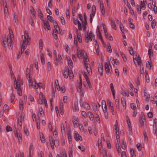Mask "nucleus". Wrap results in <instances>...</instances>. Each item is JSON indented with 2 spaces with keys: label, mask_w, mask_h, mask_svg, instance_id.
<instances>
[{
  "label": "nucleus",
  "mask_w": 157,
  "mask_h": 157,
  "mask_svg": "<svg viewBox=\"0 0 157 157\" xmlns=\"http://www.w3.org/2000/svg\"><path fill=\"white\" fill-rule=\"evenodd\" d=\"M13 39V38H12V37L9 36V38H7V39H4L3 41V44L4 46V47L6 48V47L8 45L10 46V47H11L12 45V42Z\"/></svg>",
  "instance_id": "obj_1"
},
{
  "label": "nucleus",
  "mask_w": 157,
  "mask_h": 157,
  "mask_svg": "<svg viewBox=\"0 0 157 157\" xmlns=\"http://www.w3.org/2000/svg\"><path fill=\"white\" fill-rule=\"evenodd\" d=\"M17 81H18L19 82V78H17ZM14 84H15V89H17L18 92L17 94L19 96H21L22 94V93L21 91V88L19 84V82H17L16 79L15 78L14 80Z\"/></svg>",
  "instance_id": "obj_2"
},
{
  "label": "nucleus",
  "mask_w": 157,
  "mask_h": 157,
  "mask_svg": "<svg viewBox=\"0 0 157 157\" xmlns=\"http://www.w3.org/2000/svg\"><path fill=\"white\" fill-rule=\"evenodd\" d=\"M71 75L73 76L74 75L73 74V72L71 69L69 70L68 67L66 68L65 71L63 73V76L65 78H67L69 75Z\"/></svg>",
  "instance_id": "obj_3"
},
{
  "label": "nucleus",
  "mask_w": 157,
  "mask_h": 157,
  "mask_svg": "<svg viewBox=\"0 0 157 157\" xmlns=\"http://www.w3.org/2000/svg\"><path fill=\"white\" fill-rule=\"evenodd\" d=\"M87 34L85 36V41L86 43L89 42V41H91L92 40L93 33L92 31H90L88 33V32H86Z\"/></svg>",
  "instance_id": "obj_4"
},
{
  "label": "nucleus",
  "mask_w": 157,
  "mask_h": 157,
  "mask_svg": "<svg viewBox=\"0 0 157 157\" xmlns=\"http://www.w3.org/2000/svg\"><path fill=\"white\" fill-rule=\"evenodd\" d=\"M82 100V98L80 100V103L81 107H84L87 109H89L90 108V106L89 104L86 102H85L84 103L81 104Z\"/></svg>",
  "instance_id": "obj_5"
},
{
  "label": "nucleus",
  "mask_w": 157,
  "mask_h": 157,
  "mask_svg": "<svg viewBox=\"0 0 157 157\" xmlns=\"http://www.w3.org/2000/svg\"><path fill=\"white\" fill-rule=\"evenodd\" d=\"M82 82H79L77 81L76 83V86L77 91L78 92H81L82 90Z\"/></svg>",
  "instance_id": "obj_6"
},
{
  "label": "nucleus",
  "mask_w": 157,
  "mask_h": 157,
  "mask_svg": "<svg viewBox=\"0 0 157 157\" xmlns=\"http://www.w3.org/2000/svg\"><path fill=\"white\" fill-rule=\"evenodd\" d=\"M43 22L44 24V28L46 30V29H47L48 30H51V28L49 23V22L48 20H46L44 21V20H43Z\"/></svg>",
  "instance_id": "obj_7"
},
{
  "label": "nucleus",
  "mask_w": 157,
  "mask_h": 157,
  "mask_svg": "<svg viewBox=\"0 0 157 157\" xmlns=\"http://www.w3.org/2000/svg\"><path fill=\"white\" fill-rule=\"evenodd\" d=\"M74 138L76 141H77L79 140H82V137L80 136L78 133L76 132L75 131L74 132Z\"/></svg>",
  "instance_id": "obj_8"
},
{
  "label": "nucleus",
  "mask_w": 157,
  "mask_h": 157,
  "mask_svg": "<svg viewBox=\"0 0 157 157\" xmlns=\"http://www.w3.org/2000/svg\"><path fill=\"white\" fill-rule=\"evenodd\" d=\"M14 132L16 136L18 138L19 143L20 144L21 143L22 141V138L21 135L19 133H18V132H17L16 129L14 131Z\"/></svg>",
  "instance_id": "obj_9"
},
{
  "label": "nucleus",
  "mask_w": 157,
  "mask_h": 157,
  "mask_svg": "<svg viewBox=\"0 0 157 157\" xmlns=\"http://www.w3.org/2000/svg\"><path fill=\"white\" fill-rule=\"evenodd\" d=\"M139 122L140 124V127L143 128L144 129L145 128V123L146 122V120L145 117L144 118L140 119Z\"/></svg>",
  "instance_id": "obj_10"
},
{
  "label": "nucleus",
  "mask_w": 157,
  "mask_h": 157,
  "mask_svg": "<svg viewBox=\"0 0 157 157\" xmlns=\"http://www.w3.org/2000/svg\"><path fill=\"white\" fill-rule=\"evenodd\" d=\"M110 66V67H111V66L110 65H109L108 64V63L106 62L105 64V71L106 74H109V73H110L111 72L110 71V69L109 67V66Z\"/></svg>",
  "instance_id": "obj_11"
},
{
  "label": "nucleus",
  "mask_w": 157,
  "mask_h": 157,
  "mask_svg": "<svg viewBox=\"0 0 157 157\" xmlns=\"http://www.w3.org/2000/svg\"><path fill=\"white\" fill-rule=\"evenodd\" d=\"M39 84H40L41 85H43L42 84L40 83H39V84H38L36 81H34L33 82V85L32 86H33V87L35 89H37L39 87L40 88V86Z\"/></svg>",
  "instance_id": "obj_12"
},
{
  "label": "nucleus",
  "mask_w": 157,
  "mask_h": 157,
  "mask_svg": "<svg viewBox=\"0 0 157 157\" xmlns=\"http://www.w3.org/2000/svg\"><path fill=\"white\" fill-rule=\"evenodd\" d=\"M98 70L100 75L101 76H102L103 72V66L101 65H99Z\"/></svg>",
  "instance_id": "obj_13"
},
{
  "label": "nucleus",
  "mask_w": 157,
  "mask_h": 157,
  "mask_svg": "<svg viewBox=\"0 0 157 157\" xmlns=\"http://www.w3.org/2000/svg\"><path fill=\"white\" fill-rule=\"evenodd\" d=\"M97 34L98 37L100 39L102 37V35L100 31L99 26H98L97 27Z\"/></svg>",
  "instance_id": "obj_14"
},
{
  "label": "nucleus",
  "mask_w": 157,
  "mask_h": 157,
  "mask_svg": "<svg viewBox=\"0 0 157 157\" xmlns=\"http://www.w3.org/2000/svg\"><path fill=\"white\" fill-rule=\"evenodd\" d=\"M115 105H116V110L115 111H117L119 108V102L118 99H117L115 100Z\"/></svg>",
  "instance_id": "obj_15"
},
{
  "label": "nucleus",
  "mask_w": 157,
  "mask_h": 157,
  "mask_svg": "<svg viewBox=\"0 0 157 157\" xmlns=\"http://www.w3.org/2000/svg\"><path fill=\"white\" fill-rule=\"evenodd\" d=\"M29 82V87L30 88V86H32L33 85L32 78L30 77V75H29L28 78H27Z\"/></svg>",
  "instance_id": "obj_16"
},
{
  "label": "nucleus",
  "mask_w": 157,
  "mask_h": 157,
  "mask_svg": "<svg viewBox=\"0 0 157 157\" xmlns=\"http://www.w3.org/2000/svg\"><path fill=\"white\" fill-rule=\"evenodd\" d=\"M121 102L123 108L125 107V109L126 108V102L125 99L124 98H122L121 99Z\"/></svg>",
  "instance_id": "obj_17"
},
{
  "label": "nucleus",
  "mask_w": 157,
  "mask_h": 157,
  "mask_svg": "<svg viewBox=\"0 0 157 157\" xmlns=\"http://www.w3.org/2000/svg\"><path fill=\"white\" fill-rule=\"evenodd\" d=\"M145 76L147 82H150L149 77L148 76V74L147 72L146 71H145Z\"/></svg>",
  "instance_id": "obj_18"
},
{
  "label": "nucleus",
  "mask_w": 157,
  "mask_h": 157,
  "mask_svg": "<svg viewBox=\"0 0 157 157\" xmlns=\"http://www.w3.org/2000/svg\"><path fill=\"white\" fill-rule=\"evenodd\" d=\"M127 122L129 128V130L132 132V128H131V123L130 121V120L129 118L127 117Z\"/></svg>",
  "instance_id": "obj_19"
},
{
  "label": "nucleus",
  "mask_w": 157,
  "mask_h": 157,
  "mask_svg": "<svg viewBox=\"0 0 157 157\" xmlns=\"http://www.w3.org/2000/svg\"><path fill=\"white\" fill-rule=\"evenodd\" d=\"M114 130H116L115 132H117V133H118V132H119L118 123L117 120L116 121V124H115L114 126Z\"/></svg>",
  "instance_id": "obj_20"
},
{
  "label": "nucleus",
  "mask_w": 157,
  "mask_h": 157,
  "mask_svg": "<svg viewBox=\"0 0 157 157\" xmlns=\"http://www.w3.org/2000/svg\"><path fill=\"white\" fill-rule=\"evenodd\" d=\"M47 18L52 23H54L55 22V20L50 15H48L47 16Z\"/></svg>",
  "instance_id": "obj_21"
},
{
  "label": "nucleus",
  "mask_w": 157,
  "mask_h": 157,
  "mask_svg": "<svg viewBox=\"0 0 157 157\" xmlns=\"http://www.w3.org/2000/svg\"><path fill=\"white\" fill-rule=\"evenodd\" d=\"M14 21L16 24H18V16L17 14L16 13H14Z\"/></svg>",
  "instance_id": "obj_22"
},
{
  "label": "nucleus",
  "mask_w": 157,
  "mask_h": 157,
  "mask_svg": "<svg viewBox=\"0 0 157 157\" xmlns=\"http://www.w3.org/2000/svg\"><path fill=\"white\" fill-rule=\"evenodd\" d=\"M111 22L112 28L115 30H116L117 27L114 21L113 20H111Z\"/></svg>",
  "instance_id": "obj_23"
},
{
  "label": "nucleus",
  "mask_w": 157,
  "mask_h": 157,
  "mask_svg": "<svg viewBox=\"0 0 157 157\" xmlns=\"http://www.w3.org/2000/svg\"><path fill=\"white\" fill-rule=\"evenodd\" d=\"M148 54L149 58H150L153 55L152 49H149L148 50Z\"/></svg>",
  "instance_id": "obj_24"
},
{
  "label": "nucleus",
  "mask_w": 157,
  "mask_h": 157,
  "mask_svg": "<svg viewBox=\"0 0 157 157\" xmlns=\"http://www.w3.org/2000/svg\"><path fill=\"white\" fill-rule=\"evenodd\" d=\"M40 140L41 142L43 143L45 142V139L42 133H41V135H40Z\"/></svg>",
  "instance_id": "obj_25"
},
{
  "label": "nucleus",
  "mask_w": 157,
  "mask_h": 157,
  "mask_svg": "<svg viewBox=\"0 0 157 157\" xmlns=\"http://www.w3.org/2000/svg\"><path fill=\"white\" fill-rule=\"evenodd\" d=\"M126 143L123 140L121 146V148L123 149H125L126 148Z\"/></svg>",
  "instance_id": "obj_26"
},
{
  "label": "nucleus",
  "mask_w": 157,
  "mask_h": 157,
  "mask_svg": "<svg viewBox=\"0 0 157 157\" xmlns=\"http://www.w3.org/2000/svg\"><path fill=\"white\" fill-rule=\"evenodd\" d=\"M30 12L31 14H32V15L35 16V13L36 12L34 9L31 6V9H30Z\"/></svg>",
  "instance_id": "obj_27"
},
{
  "label": "nucleus",
  "mask_w": 157,
  "mask_h": 157,
  "mask_svg": "<svg viewBox=\"0 0 157 157\" xmlns=\"http://www.w3.org/2000/svg\"><path fill=\"white\" fill-rule=\"evenodd\" d=\"M36 125L38 129H40V121L39 118L36 120Z\"/></svg>",
  "instance_id": "obj_28"
},
{
  "label": "nucleus",
  "mask_w": 157,
  "mask_h": 157,
  "mask_svg": "<svg viewBox=\"0 0 157 157\" xmlns=\"http://www.w3.org/2000/svg\"><path fill=\"white\" fill-rule=\"evenodd\" d=\"M137 63H138V65H140L141 64V59L140 58V56H138L137 59L136 60Z\"/></svg>",
  "instance_id": "obj_29"
},
{
  "label": "nucleus",
  "mask_w": 157,
  "mask_h": 157,
  "mask_svg": "<svg viewBox=\"0 0 157 157\" xmlns=\"http://www.w3.org/2000/svg\"><path fill=\"white\" fill-rule=\"evenodd\" d=\"M30 72H31V70L30 69H28V68H27V69L26 70V77H27V78H28L29 75H30Z\"/></svg>",
  "instance_id": "obj_30"
},
{
  "label": "nucleus",
  "mask_w": 157,
  "mask_h": 157,
  "mask_svg": "<svg viewBox=\"0 0 157 157\" xmlns=\"http://www.w3.org/2000/svg\"><path fill=\"white\" fill-rule=\"evenodd\" d=\"M103 153V157H108L107 154V151L105 149H104L101 152Z\"/></svg>",
  "instance_id": "obj_31"
},
{
  "label": "nucleus",
  "mask_w": 157,
  "mask_h": 157,
  "mask_svg": "<svg viewBox=\"0 0 157 157\" xmlns=\"http://www.w3.org/2000/svg\"><path fill=\"white\" fill-rule=\"evenodd\" d=\"M103 29L104 31L105 36L106 38H108V34L106 28L105 27H103Z\"/></svg>",
  "instance_id": "obj_32"
},
{
  "label": "nucleus",
  "mask_w": 157,
  "mask_h": 157,
  "mask_svg": "<svg viewBox=\"0 0 157 157\" xmlns=\"http://www.w3.org/2000/svg\"><path fill=\"white\" fill-rule=\"evenodd\" d=\"M54 28L56 29V31H57V29H58L59 30L60 33V29L59 27L58 24L57 23V22H55V24L54 25Z\"/></svg>",
  "instance_id": "obj_33"
},
{
  "label": "nucleus",
  "mask_w": 157,
  "mask_h": 157,
  "mask_svg": "<svg viewBox=\"0 0 157 157\" xmlns=\"http://www.w3.org/2000/svg\"><path fill=\"white\" fill-rule=\"evenodd\" d=\"M75 30H76L75 33L77 36V37L81 36V33L78 32V30L76 28H75Z\"/></svg>",
  "instance_id": "obj_34"
},
{
  "label": "nucleus",
  "mask_w": 157,
  "mask_h": 157,
  "mask_svg": "<svg viewBox=\"0 0 157 157\" xmlns=\"http://www.w3.org/2000/svg\"><path fill=\"white\" fill-rule=\"evenodd\" d=\"M68 66H69L70 68L73 67V63L71 59H69L68 60Z\"/></svg>",
  "instance_id": "obj_35"
},
{
  "label": "nucleus",
  "mask_w": 157,
  "mask_h": 157,
  "mask_svg": "<svg viewBox=\"0 0 157 157\" xmlns=\"http://www.w3.org/2000/svg\"><path fill=\"white\" fill-rule=\"evenodd\" d=\"M4 13H5V15L6 16H7V15L8 16V10L7 7L6 5L5 6V7L4 8Z\"/></svg>",
  "instance_id": "obj_36"
},
{
  "label": "nucleus",
  "mask_w": 157,
  "mask_h": 157,
  "mask_svg": "<svg viewBox=\"0 0 157 157\" xmlns=\"http://www.w3.org/2000/svg\"><path fill=\"white\" fill-rule=\"evenodd\" d=\"M24 40L21 41V44H26V37L25 35L24 36Z\"/></svg>",
  "instance_id": "obj_37"
},
{
  "label": "nucleus",
  "mask_w": 157,
  "mask_h": 157,
  "mask_svg": "<svg viewBox=\"0 0 157 157\" xmlns=\"http://www.w3.org/2000/svg\"><path fill=\"white\" fill-rule=\"evenodd\" d=\"M6 129L7 132H8L9 131H12V128L9 125H7L6 126Z\"/></svg>",
  "instance_id": "obj_38"
},
{
  "label": "nucleus",
  "mask_w": 157,
  "mask_h": 157,
  "mask_svg": "<svg viewBox=\"0 0 157 157\" xmlns=\"http://www.w3.org/2000/svg\"><path fill=\"white\" fill-rule=\"evenodd\" d=\"M78 149H80L82 151L84 152L85 151L86 148L84 146H82L81 147L80 146H78Z\"/></svg>",
  "instance_id": "obj_39"
},
{
  "label": "nucleus",
  "mask_w": 157,
  "mask_h": 157,
  "mask_svg": "<svg viewBox=\"0 0 157 157\" xmlns=\"http://www.w3.org/2000/svg\"><path fill=\"white\" fill-rule=\"evenodd\" d=\"M131 155L132 156L135 155L136 156L135 154V151L132 148H131L130 150Z\"/></svg>",
  "instance_id": "obj_40"
},
{
  "label": "nucleus",
  "mask_w": 157,
  "mask_h": 157,
  "mask_svg": "<svg viewBox=\"0 0 157 157\" xmlns=\"http://www.w3.org/2000/svg\"><path fill=\"white\" fill-rule=\"evenodd\" d=\"M77 55L79 59L82 58V54H81V51H80L79 50H77Z\"/></svg>",
  "instance_id": "obj_41"
},
{
  "label": "nucleus",
  "mask_w": 157,
  "mask_h": 157,
  "mask_svg": "<svg viewBox=\"0 0 157 157\" xmlns=\"http://www.w3.org/2000/svg\"><path fill=\"white\" fill-rule=\"evenodd\" d=\"M87 25V22L86 21V23L85 21L84 22L82 23V26H83V29L84 31H85L86 30V25Z\"/></svg>",
  "instance_id": "obj_42"
},
{
  "label": "nucleus",
  "mask_w": 157,
  "mask_h": 157,
  "mask_svg": "<svg viewBox=\"0 0 157 157\" xmlns=\"http://www.w3.org/2000/svg\"><path fill=\"white\" fill-rule=\"evenodd\" d=\"M54 145L56 147H58L59 145V142L58 140H54Z\"/></svg>",
  "instance_id": "obj_43"
},
{
  "label": "nucleus",
  "mask_w": 157,
  "mask_h": 157,
  "mask_svg": "<svg viewBox=\"0 0 157 157\" xmlns=\"http://www.w3.org/2000/svg\"><path fill=\"white\" fill-rule=\"evenodd\" d=\"M66 14L67 16V18L69 19L70 18V12L69 10L67 9L66 10Z\"/></svg>",
  "instance_id": "obj_44"
},
{
  "label": "nucleus",
  "mask_w": 157,
  "mask_h": 157,
  "mask_svg": "<svg viewBox=\"0 0 157 157\" xmlns=\"http://www.w3.org/2000/svg\"><path fill=\"white\" fill-rule=\"evenodd\" d=\"M81 52L82 55V56H83L84 58H85V57L86 56H87L86 53L85 52L84 50L83 49L81 50Z\"/></svg>",
  "instance_id": "obj_45"
},
{
  "label": "nucleus",
  "mask_w": 157,
  "mask_h": 157,
  "mask_svg": "<svg viewBox=\"0 0 157 157\" xmlns=\"http://www.w3.org/2000/svg\"><path fill=\"white\" fill-rule=\"evenodd\" d=\"M109 109L110 110L111 112L113 115L115 114L114 108L113 106L109 107Z\"/></svg>",
  "instance_id": "obj_46"
},
{
  "label": "nucleus",
  "mask_w": 157,
  "mask_h": 157,
  "mask_svg": "<svg viewBox=\"0 0 157 157\" xmlns=\"http://www.w3.org/2000/svg\"><path fill=\"white\" fill-rule=\"evenodd\" d=\"M40 59L41 62L43 63H45V59L44 56L43 54L41 55L40 56Z\"/></svg>",
  "instance_id": "obj_47"
},
{
  "label": "nucleus",
  "mask_w": 157,
  "mask_h": 157,
  "mask_svg": "<svg viewBox=\"0 0 157 157\" xmlns=\"http://www.w3.org/2000/svg\"><path fill=\"white\" fill-rule=\"evenodd\" d=\"M43 42L42 40L41 39H40L39 41V46L40 49V48H42V46L43 45Z\"/></svg>",
  "instance_id": "obj_48"
},
{
  "label": "nucleus",
  "mask_w": 157,
  "mask_h": 157,
  "mask_svg": "<svg viewBox=\"0 0 157 157\" xmlns=\"http://www.w3.org/2000/svg\"><path fill=\"white\" fill-rule=\"evenodd\" d=\"M73 109V111L75 112L76 111H78L79 110V109L78 106H76L75 105H74L72 106Z\"/></svg>",
  "instance_id": "obj_49"
},
{
  "label": "nucleus",
  "mask_w": 157,
  "mask_h": 157,
  "mask_svg": "<svg viewBox=\"0 0 157 157\" xmlns=\"http://www.w3.org/2000/svg\"><path fill=\"white\" fill-rule=\"evenodd\" d=\"M60 20L62 24L63 25H65V22L64 18L63 17H61Z\"/></svg>",
  "instance_id": "obj_50"
},
{
  "label": "nucleus",
  "mask_w": 157,
  "mask_h": 157,
  "mask_svg": "<svg viewBox=\"0 0 157 157\" xmlns=\"http://www.w3.org/2000/svg\"><path fill=\"white\" fill-rule=\"evenodd\" d=\"M95 117L98 123H100V119L98 115L96 114Z\"/></svg>",
  "instance_id": "obj_51"
},
{
  "label": "nucleus",
  "mask_w": 157,
  "mask_h": 157,
  "mask_svg": "<svg viewBox=\"0 0 157 157\" xmlns=\"http://www.w3.org/2000/svg\"><path fill=\"white\" fill-rule=\"evenodd\" d=\"M38 16L40 17H43V14L42 13V12L41 11V10L40 9H39L38 10Z\"/></svg>",
  "instance_id": "obj_52"
},
{
  "label": "nucleus",
  "mask_w": 157,
  "mask_h": 157,
  "mask_svg": "<svg viewBox=\"0 0 157 157\" xmlns=\"http://www.w3.org/2000/svg\"><path fill=\"white\" fill-rule=\"evenodd\" d=\"M107 51L109 53H111L112 52V49L110 44H109L107 47Z\"/></svg>",
  "instance_id": "obj_53"
},
{
  "label": "nucleus",
  "mask_w": 157,
  "mask_h": 157,
  "mask_svg": "<svg viewBox=\"0 0 157 157\" xmlns=\"http://www.w3.org/2000/svg\"><path fill=\"white\" fill-rule=\"evenodd\" d=\"M131 108L133 110H136V107L134 103H132L130 105Z\"/></svg>",
  "instance_id": "obj_54"
},
{
  "label": "nucleus",
  "mask_w": 157,
  "mask_h": 157,
  "mask_svg": "<svg viewBox=\"0 0 157 157\" xmlns=\"http://www.w3.org/2000/svg\"><path fill=\"white\" fill-rule=\"evenodd\" d=\"M44 98H45V96H44L42 92H40L39 94V98L42 99L43 100L44 99Z\"/></svg>",
  "instance_id": "obj_55"
},
{
  "label": "nucleus",
  "mask_w": 157,
  "mask_h": 157,
  "mask_svg": "<svg viewBox=\"0 0 157 157\" xmlns=\"http://www.w3.org/2000/svg\"><path fill=\"white\" fill-rule=\"evenodd\" d=\"M54 140H53L52 137H51L50 138L49 141L50 142L51 145L54 144Z\"/></svg>",
  "instance_id": "obj_56"
},
{
  "label": "nucleus",
  "mask_w": 157,
  "mask_h": 157,
  "mask_svg": "<svg viewBox=\"0 0 157 157\" xmlns=\"http://www.w3.org/2000/svg\"><path fill=\"white\" fill-rule=\"evenodd\" d=\"M141 3V6L140 7L142 10H144L145 9L146 7L145 6V5L143 4L142 3V1H140Z\"/></svg>",
  "instance_id": "obj_57"
},
{
  "label": "nucleus",
  "mask_w": 157,
  "mask_h": 157,
  "mask_svg": "<svg viewBox=\"0 0 157 157\" xmlns=\"http://www.w3.org/2000/svg\"><path fill=\"white\" fill-rule=\"evenodd\" d=\"M129 52L131 55H133L134 52L133 49L132 47H129Z\"/></svg>",
  "instance_id": "obj_58"
},
{
  "label": "nucleus",
  "mask_w": 157,
  "mask_h": 157,
  "mask_svg": "<svg viewBox=\"0 0 157 157\" xmlns=\"http://www.w3.org/2000/svg\"><path fill=\"white\" fill-rule=\"evenodd\" d=\"M141 144L140 143H138L136 144L137 147L139 151H140L141 150Z\"/></svg>",
  "instance_id": "obj_59"
},
{
  "label": "nucleus",
  "mask_w": 157,
  "mask_h": 157,
  "mask_svg": "<svg viewBox=\"0 0 157 157\" xmlns=\"http://www.w3.org/2000/svg\"><path fill=\"white\" fill-rule=\"evenodd\" d=\"M93 109L94 111L96 112L98 110L97 105L95 104L93 106Z\"/></svg>",
  "instance_id": "obj_60"
},
{
  "label": "nucleus",
  "mask_w": 157,
  "mask_h": 157,
  "mask_svg": "<svg viewBox=\"0 0 157 157\" xmlns=\"http://www.w3.org/2000/svg\"><path fill=\"white\" fill-rule=\"evenodd\" d=\"M101 10V13L102 14V15L103 16H105V10H104V7H102V8H100Z\"/></svg>",
  "instance_id": "obj_61"
},
{
  "label": "nucleus",
  "mask_w": 157,
  "mask_h": 157,
  "mask_svg": "<svg viewBox=\"0 0 157 157\" xmlns=\"http://www.w3.org/2000/svg\"><path fill=\"white\" fill-rule=\"evenodd\" d=\"M15 98V95L13 94H12L11 95V102L12 103L13 102Z\"/></svg>",
  "instance_id": "obj_62"
},
{
  "label": "nucleus",
  "mask_w": 157,
  "mask_h": 157,
  "mask_svg": "<svg viewBox=\"0 0 157 157\" xmlns=\"http://www.w3.org/2000/svg\"><path fill=\"white\" fill-rule=\"evenodd\" d=\"M141 7L140 6L137 5V10L138 11V12L139 13V14L140 13V11L141 10Z\"/></svg>",
  "instance_id": "obj_63"
},
{
  "label": "nucleus",
  "mask_w": 157,
  "mask_h": 157,
  "mask_svg": "<svg viewBox=\"0 0 157 157\" xmlns=\"http://www.w3.org/2000/svg\"><path fill=\"white\" fill-rule=\"evenodd\" d=\"M121 157H127L126 153L125 151H123L121 152Z\"/></svg>",
  "instance_id": "obj_64"
}]
</instances>
